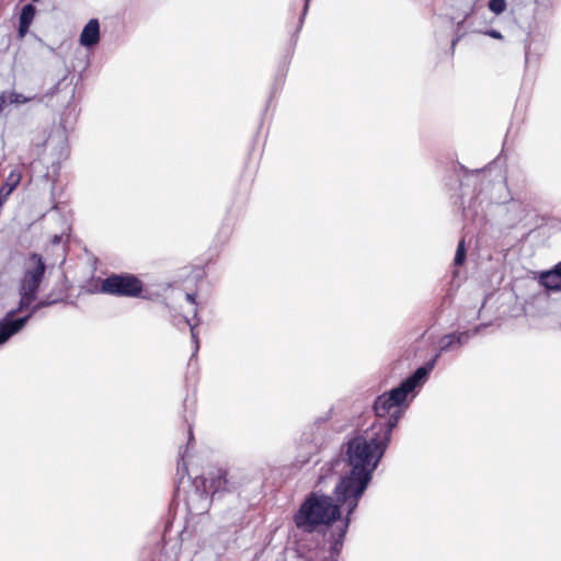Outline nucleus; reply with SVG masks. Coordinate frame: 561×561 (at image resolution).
<instances>
[{
	"label": "nucleus",
	"instance_id": "nucleus-8",
	"mask_svg": "<svg viewBox=\"0 0 561 561\" xmlns=\"http://www.w3.org/2000/svg\"><path fill=\"white\" fill-rule=\"evenodd\" d=\"M100 42V23L98 19H91L80 34V44L84 47H93Z\"/></svg>",
	"mask_w": 561,
	"mask_h": 561
},
{
	"label": "nucleus",
	"instance_id": "nucleus-7",
	"mask_svg": "<svg viewBox=\"0 0 561 561\" xmlns=\"http://www.w3.org/2000/svg\"><path fill=\"white\" fill-rule=\"evenodd\" d=\"M194 484L196 486V491H199V486H203L202 495H215L220 491H225L227 488V479L226 472L218 469L216 472L211 474L209 478H195Z\"/></svg>",
	"mask_w": 561,
	"mask_h": 561
},
{
	"label": "nucleus",
	"instance_id": "nucleus-10",
	"mask_svg": "<svg viewBox=\"0 0 561 561\" xmlns=\"http://www.w3.org/2000/svg\"><path fill=\"white\" fill-rule=\"evenodd\" d=\"M540 284L550 290H561V264H557L551 271L540 276Z\"/></svg>",
	"mask_w": 561,
	"mask_h": 561
},
{
	"label": "nucleus",
	"instance_id": "nucleus-5",
	"mask_svg": "<svg viewBox=\"0 0 561 561\" xmlns=\"http://www.w3.org/2000/svg\"><path fill=\"white\" fill-rule=\"evenodd\" d=\"M23 311H18V307L8 311L0 320V345L7 343L13 335L18 334L30 321V316L16 317Z\"/></svg>",
	"mask_w": 561,
	"mask_h": 561
},
{
	"label": "nucleus",
	"instance_id": "nucleus-16",
	"mask_svg": "<svg viewBox=\"0 0 561 561\" xmlns=\"http://www.w3.org/2000/svg\"><path fill=\"white\" fill-rule=\"evenodd\" d=\"M9 102L11 104H23L27 103L32 100V98H26L21 93L18 92H8Z\"/></svg>",
	"mask_w": 561,
	"mask_h": 561
},
{
	"label": "nucleus",
	"instance_id": "nucleus-6",
	"mask_svg": "<svg viewBox=\"0 0 561 561\" xmlns=\"http://www.w3.org/2000/svg\"><path fill=\"white\" fill-rule=\"evenodd\" d=\"M478 331L477 328L473 331L453 332L443 335L438 341L439 350L436 355L439 357L442 353L460 350Z\"/></svg>",
	"mask_w": 561,
	"mask_h": 561
},
{
	"label": "nucleus",
	"instance_id": "nucleus-3",
	"mask_svg": "<svg viewBox=\"0 0 561 561\" xmlns=\"http://www.w3.org/2000/svg\"><path fill=\"white\" fill-rule=\"evenodd\" d=\"M46 264L41 254L32 253L24 264L23 275L19 282L18 311H25L36 300L37 293L44 279Z\"/></svg>",
	"mask_w": 561,
	"mask_h": 561
},
{
	"label": "nucleus",
	"instance_id": "nucleus-27",
	"mask_svg": "<svg viewBox=\"0 0 561 561\" xmlns=\"http://www.w3.org/2000/svg\"><path fill=\"white\" fill-rule=\"evenodd\" d=\"M560 264H561V262H560Z\"/></svg>",
	"mask_w": 561,
	"mask_h": 561
},
{
	"label": "nucleus",
	"instance_id": "nucleus-9",
	"mask_svg": "<svg viewBox=\"0 0 561 561\" xmlns=\"http://www.w3.org/2000/svg\"><path fill=\"white\" fill-rule=\"evenodd\" d=\"M22 175L18 169H13L0 186V207L8 201L12 192L19 186Z\"/></svg>",
	"mask_w": 561,
	"mask_h": 561
},
{
	"label": "nucleus",
	"instance_id": "nucleus-17",
	"mask_svg": "<svg viewBox=\"0 0 561 561\" xmlns=\"http://www.w3.org/2000/svg\"><path fill=\"white\" fill-rule=\"evenodd\" d=\"M185 455H186V449L184 451H181L180 450V459H181V462L179 461L178 462V473L184 476V473L186 472V465L184 462V458H185Z\"/></svg>",
	"mask_w": 561,
	"mask_h": 561
},
{
	"label": "nucleus",
	"instance_id": "nucleus-11",
	"mask_svg": "<svg viewBox=\"0 0 561 561\" xmlns=\"http://www.w3.org/2000/svg\"><path fill=\"white\" fill-rule=\"evenodd\" d=\"M35 13H36V8L31 3L25 4L22 8L21 13H20L19 30H18L20 37H24L27 34L28 28L34 20Z\"/></svg>",
	"mask_w": 561,
	"mask_h": 561
},
{
	"label": "nucleus",
	"instance_id": "nucleus-22",
	"mask_svg": "<svg viewBox=\"0 0 561 561\" xmlns=\"http://www.w3.org/2000/svg\"><path fill=\"white\" fill-rule=\"evenodd\" d=\"M187 301L195 304V296L193 294H186Z\"/></svg>",
	"mask_w": 561,
	"mask_h": 561
},
{
	"label": "nucleus",
	"instance_id": "nucleus-1",
	"mask_svg": "<svg viewBox=\"0 0 561 561\" xmlns=\"http://www.w3.org/2000/svg\"><path fill=\"white\" fill-rule=\"evenodd\" d=\"M437 360L438 355H435L398 387L376 398L374 403L376 421L368 428L369 431L378 433L383 439H390L392 430L409 407V396L411 394L410 400L414 398V390L426 382Z\"/></svg>",
	"mask_w": 561,
	"mask_h": 561
},
{
	"label": "nucleus",
	"instance_id": "nucleus-23",
	"mask_svg": "<svg viewBox=\"0 0 561 561\" xmlns=\"http://www.w3.org/2000/svg\"><path fill=\"white\" fill-rule=\"evenodd\" d=\"M193 439H194V437H193V431H192V428H191V426H190V427H188V442H187V445H190V444H191V442H192Z\"/></svg>",
	"mask_w": 561,
	"mask_h": 561
},
{
	"label": "nucleus",
	"instance_id": "nucleus-12",
	"mask_svg": "<svg viewBox=\"0 0 561 561\" xmlns=\"http://www.w3.org/2000/svg\"><path fill=\"white\" fill-rule=\"evenodd\" d=\"M59 300L58 299H51L50 296H47L43 299H41L39 301H34L31 307H28V309H26L25 311H27L26 316H30V320L32 319V317L37 312L39 311L41 309L43 308H46V307H50L55 304H57Z\"/></svg>",
	"mask_w": 561,
	"mask_h": 561
},
{
	"label": "nucleus",
	"instance_id": "nucleus-4",
	"mask_svg": "<svg viewBox=\"0 0 561 561\" xmlns=\"http://www.w3.org/2000/svg\"><path fill=\"white\" fill-rule=\"evenodd\" d=\"M142 282L133 274H112L103 279L101 291L114 296L139 297L142 293Z\"/></svg>",
	"mask_w": 561,
	"mask_h": 561
},
{
	"label": "nucleus",
	"instance_id": "nucleus-24",
	"mask_svg": "<svg viewBox=\"0 0 561 561\" xmlns=\"http://www.w3.org/2000/svg\"><path fill=\"white\" fill-rule=\"evenodd\" d=\"M59 241H60V238L58 236H55L53 242L58 243Z\"/></svg>",
	"mask_w": 561,
	"mask_h": 561
},
{
	"label": "nucleus",
	"instance_id": "nucleus-14",
	"mask_svg": "<svg viewBox=\"0 0 561 561\" xmlns=\"http://www.w3.org/2000/svg\"><path fill=\"white\" fill-rule=\"evenodd\" d=\"M466 260V248H465V240L461 239L458 243L456 255H455V265H462Z\"/></svg>",
	"mask_w": 561,
	"mask_h": 561
},
{
	"label": "nucleus",
	"instance_id": "nucleus-25",
	"mask_svg": "<svg viewBox=\"0 0 561 561\" xmlns=\"http://www.w3.org/2000/svg\"><path fill=\"white\" fill-rule=\"evenodd\" d=\"M184 318H185V317H182V318L179 320V323H184V324H186V323L184 322Z\"/></svg>",
	"mask_w": 561,
	"mask_h": 561
},
{
	"label": "nucleus",
	"instance_id": "nucleus-26",
	"mask_svg": "<svg viewBox=\"0 0 561 561\" xmlns=\"http://www.w3.org/2000/svg\"><path fill=\"white\" fill-rule=\"evenodd\" d=\"M458 39H454L453 43H451V47H455L456 43H457Z\"/></svg>",
	"mask_w": 561,
	"mask_h": 561
},
{
	"label": "nucleus",
	"instance_id": "nucleus-20",
	"mask_svg": "<svg viewBox=\"0 0 561 561\" xmlns=\"http://www.w3.org/2000/svg\"><path fill=\"white\" fill-rule=\"evenodd\" d=\"M486 34L489 36H491L492 38H495V39H502L503 38L502 33L500 31H497V30H493L492 28V30L488 31Z\"/></svg>",
	"mask_w": 561,
	"mask_h": 561
},
{
	"label": "nucleus",
	"instance_id": "nucleus-18",
	"mask_svg": "<svg viewBox=\"0 0 561 561\" xmlns=\"http://www.w3.org/2000/svg\"><path fill=\"white\" fill-rule=\"evenodd\" d=\"M309 3H310V0H306L305 1L304 10H302V13H301V15L299 18V23H298L297 32H299L300 28L302 27L306 14L308 12Z\"/></svg>",
	"mask_w": 561,
	"mask_h": 561
},
{
	"label": "nucleus",
	"instance_id": "nucleus-15",
	"mask_svg": "<svg viewBox=\"0 0 561 561\" xmlns=\"http://www.w3.org/2000/svg\"><path fill=\"white\" fill-rule=\"evenodd\" d=\"M184 322L187 325H190V329H191V337H192V342L194 344V353H193V356H194L199 350L198 335H197V332L195 331V327L198 324V322L192 324L187 318H184Z\"/></svg>",
	"mask_w": 561,
	"mask_h": 561
},
{
	"label": "nucleus",
	"instance_id": "nucleus-21",
	"mask_svg": "<svg viewBox=\"0 0 561 561\" xmlns=\"http://www.w3.org/2000/svg\"><path fill=\"white\" fill-rule=\"evenodd\" d=\"M462 1L470 9V11H473V8L479 0H462Z\"/></svg>",
	"mask_w": 561,
	"mask_h": 561
},
{
	"label": "nucleus",
	"instance_id": "nucleus-13",
	"mask_svg": "<svg viewBox=\"0 0 561 561\" xmlns=\"http://www.w3.org/2000/svg\"><path fill=\"white\" fill-rule=\"evenodd\" d=\"M488 8L492 13L500 15L506 10V0H490Z\"/></svg>",
	"mask_w": 561,
	"mask_h": 561
},
{
	"label": "nucleus",
	"instance_id": "nucleus-19",
	"mask_svg": "<svg viewBox=\"0 0 561 561\" xmlns=\"http://www.w3.org/2000/svg\"><path fill=\"white\" fill-rule=\"evenodd\" d=\"M8 92H3L0 95V114L4 111V108L10 105Z\"/></svg>",
	"mask_w": 561,
	"mask_h": 561
},
{
	"label": "nucleus",
	"instance_id": "nucleus-2",
	"mask_svg": "<svg viewBox=\"0 0 561 561\" xmlns=\"http://www.w3.org/2000/svg\"><path fill=\"white\" fill-rule=\"evenodd\" d=\"M341 504L337 499L318 492H311L294 515L296 527L306 534L314 533L320 526H329L341 517ZM347 507V504H344Z\"/></svg>",
	"mask_w": 561,
	"mask_h": 561
}]
</instances>
